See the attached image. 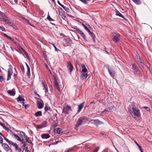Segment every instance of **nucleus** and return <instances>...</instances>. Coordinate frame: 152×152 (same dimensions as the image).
<instances>
[{"label": "nucleus", "instance_id": "a19ab883", "mask_svg": "<svg viewBox=\"0 0 152 152\" xmlns=\"http://www.w3.org/2000/svg\"><path fill=\"white\" fill-rule=\"evenodd\" d=\"M15 150L17 151V152H21V148H19L18 146L17 148H15Z\"/></svg>", "mask_w": 152, "mask_h": 152}, {"label": "nucleus", "instance_id": "052dcab7", "mask_svg": "<svg viewBox=\"0 0 152 152\" xmlns=\"http://www.w3.org/2000/svg\"><path fill=\"white\" fill-rule=\"evenodd\" d=\"M7 38H9V39H10L11 41H13V39H12L11 37H10L8 36H7Z\"/></svg>", "mask_w": 152, "mask_h": 152}, {"label": "nucleus", "instance_id": "423d86ee", "mask_svg": "<svg viewBox=\"0 0 152 152\" xmlns=\"http://www.w3.org/2000/svg\"><path fill=\"white\" fill-rule=\"evenodd\" d=\"M67 67L68 70L70 72V73L71 74V72L73 69V66L70 61L67 62Z\"/></svg>", "mask_w": 152, "mask_h": 152}, {"label": "nucleus", "instance_id": "5701e85b", "mask_svg": "<svg viewBox=\"0 0 152 152\" xmlns=\"http://www.w3.org/2000/svg\"><path fill=\"white\" fill-rule=\"evenodd\" d=\"M50 137V135L48 134H44L41 135V137L43 139H48Z\"/></svg>", "mask_w": 152, "mask_h": 152}, {"label": "nucleus", "instance_id": "de8ad7c7", "mask_svg": "<svg viewBox=\"0 0 152 152\" xmlns=\"http://www.w3.org/2000/svg\"><path fill=\"white\" fill-rule=\"evenodd\" d=\"M23 105L24 106V107L26 109L27 108V107H29V104H23Z\"/></svg>", "mask_w": 152, "mask_h": 152}, {"label": "nucleus", "instance_id": "f704fd0d", "mask_svg": "<svg viewBox=\"0 0 152 152\" xmlns=\"http://www.w3.org/2000/svg\"><path fill=\"white\" fill-rule=\"evenodd\" d=\"M44 110L45 111H47L48 110H50V111H51L50 107L49 106H46L45 107Z\"/></svg>", "mask_w": 152, "mask_h": 152}, {"label": "nucleus", "instance_id": "0eeeda50", "mask_svg": "<svg viewBox=\"0 0 152 152\" xmlns=\"http://www.w3.org/2000/svg\"><path fill=\"white\" fill-rule=\"evenodd\" d=\"M53 79L54 80V87H55L57 90L59 92H60V89L59 85L57 81L56 78L53 75Z\"/></svg>", "mask_w": 152, "mask_h": 152}, {"label": "nucleus", "instance_id": "603ef678", "mask_svg": "<svg viewBox=\"0 0 152 152\" xmlns=\"http://www.w3.org/2000/svg\"><path fill=\"white\" fill-rule=\"evenodd\" d=\"M80 0L83 3H84L86 4H88L87 2L86 1V0Z\"/></svg>", "mask_w": 152, "mask_h": 152}, {"label": "nucleus", "instance_id": "09e8293b", "mask_svg": "<svg viewBox=\"0 0 152 152\" xmlns=\"http://www.w3.org/2000/svg\"><path fill=\"white\" fill-rule=\"evenodd\" d=\"M143 108L145 109L147 111H148L149 112L150 111V110L149 107H143Z\"/></svg>", "mask_w": 152, "mask_h": 152}, {"label": "nucleus", "instance_id": "79ce46f5", "mask_svg": "<svg viewBox=\"0 0 152 152\" xmlns=\"http://www.w3.org/2000/svg\"><path fill=\"white\" fill-rule=\"evenodd\" d=\"M36 128L37 129H40L43 128V127L42 126L41 124L40 125H37Z\"/></svg>", "mask_w": 152, "mask_h": 152}, {"label": "nucleus", "instance_id": "c9c22d12", "mask_svg": "<svg viewBox=\"0 0 152 152\" xmlns=\"http://www.w3.org/2000/svg\"><path fill=\"white\" fill-rule=\"evenodd\" d=\"M62 7L67 12H69V8L65 6H64V5Z\"/></svg>", "mask_w": 152, "mask_h": 152}, {"label": "nucleus", "instance_id": "a211bd4d", "mask_svg": "<svg viewBox=\"0 0 152 152\" xmlns=\"http://www.w3.org/2000/svg\"><path fill=\"white\" fill-rule=\"evenodd\" d=\"M2 146L7 151H9L10 149L8 145L6 143H3L2 144Z\"/></svg>", "mask_w": 152, "mask_h": 152}, {"label": "nucleus", "instance_id": "8fccbe9b", "mask_svg": "<svg viewBox=\"0 0 152 152\" xmlns=\"http://www.w3.org/2000/svg\"><path fill=\"white\" fill-rule=\"evenodd\" d=\"M4 80V78L3 77L1 76H0V82H2Z\"/></svg>", "mask_w": 152, "mask_h": 152}, {"label": "nucleus", "instance_id": "4c0bfd02", "mask_svg": "<svg viewBox=\"0 0 152 152\" xmlns=\"http://www.w3.org/2000/svg\"><path fill=\"white\" fill-rule=\"evenodd\" d=\"M42 84L44 87V88L45 89L48 88V86L47 84L45 83L44 81H42Z\"/></svg>", "mask_w": 152, "mask_h": 152}, {"label": "nucleus", "instance_id": "69168bd1", "mask_svg": "<svg viewBox=\"0 0 152 152\" xmlns=\"http://www.w3.org/2000/svg\"><path fill=\"white\" fill-rule=\"evenodd\" d=\"M53 46H54V47L55 48V50L56 51H58V50H59L54 45H53Z\"/></svg>", "mask_w": 152, "mask_h": 152}, {"label": "nucleus", "instance_id": "72a5a7b5", "mask_svg": "<svg viewBox=\"0 0 152 152\" xmlns=\"http://www.w3.org/2000/svg\"><path fill=\"white\" fill-rule=\"evenodd\" d=\"M47 19L50 22L51 21H55L54 20H53L50 17V16L49 15H48Z\"/></svg>", "mask_w": 152, "mask_h": 152}, {"label": "nucleus", "instance_id": "1a4fd4ad", "mask_svg": "<svg viewBox=\"0 0 152 152\" xmlns=\"http://www.w3.org/2000/svg\"><path fill=\"white\" fill-rule=\"evenodd\" d=\"M39 99L41 100L42 101V102H39L37 101V107L38 109H41L43 107L44 104L42 100L41 99Z\"/></svg>", "mask_w": 152, "mask_h": 152}, {"label": "nucleus", "instance_id": "49530a36", "mask_svg": "<svg viewBox=\"0 0 152 152\" xmlns=\"http://www.w3.org/2000/svg\"><path fill=\"white\" fill-rule=\"evenodd\" d=\"M20 135L22 136H25V134L24 132H22V131H20Z\"/></svg>", "mask_w": 152, "mask_h": 152}, {"label": "nucleus", "instance_id": "20e7f679", "mask_svg": "<svg viewBox=\"0 0 152 152\" xmlns=\"http://www.w3.org/2000/svg\"><path fill=\"white\" fill-rule=\"evenodd\" d=\"M113 37V40L114 42H118L119 41L120 35L119 33H114Z\"/></svg>", "mask_w": 152, "mask_h": 152}, {"label": "nucleus", "instance_id": "13d9d810", "mask_svg": "<svg viewBox=\"0 0 152 152\" xmlns=\"http://www.w3.org/2000/svg\"><path fill=\"white\" fill-rule=\"evenodd\" d=\"M57 3L58 4L60 5V6H61L62 7H63V5H62L60 3V2L59 0L57 1Z\"/></svg>", "mask_w": 152, "mask_h": 152}, {"label": "nucleus", "instance_id": "ddd939ff", "mask_svg": "<svg viewBox=\"0 0 152 152\" xmlns=\"http://www.w3.org/2000/svg\"><path fill=\"white\" fill-rule=\"evenodd\" d=\"M81 67L82 68V72L88 73V70L86 68L85 65L84 64H82L81 65Z\"/></svg>", "mask_w": 152, "mask_h": 152}, {"label": "nucleus", "instance_id": "e2e57ef3", "mask_svg": "<svg viewBox=\"0 0 152 152\" xmlns=\"http://www.w3.org/2000/svg\"><path fill=\"white\" fill-rule=\"evenodd\" d=\"M73 150V149H69L65 151V152H71V151Z\"/></svg>", "mask_w": 152, "mask_h": 152}, {"label": "nucleus", "instance_id": "393cba45", "mask_svg": "<svg viewBox=\"0 0 152 152\" xmlns=\"http://www.w3.org/2000/svg\"><path fill=\"white\" fill-rule=\"evenodd\" d=\"M2 21L4 22L5 23H6L8 24L10 22V20L9 19L7 18H2Z\"/></svg>", "mask_w": 152, "mask_h": 152}, {"label": "nucleus", "instance_id": "6e6552de", "mask_svg": "<svg viewBox=\"0 0 152 152\" xmlns=\"http://www.w3.org/2000/svg\"><path fill=\"white\" fill-rule=\"evenodd\" d=\"M71 107L67 105L66 106L64 107L62 113H63L68 114L69 113V111Z\"/></svg>", "mask_w": 152, "mask_h": 152}, {"label": "nucleus", "instance_id": "58836bf2", "mask_svg": "<svg viewBox=\"0 0 152 152\" xmlns=\"http://www.w3.org/2000/svg\"><path fill=\"white\" fill-rule=\"evenodd\" d=\"M10 26L13 27L14 28H15V26L11 22V21L8 24Z\"/></svg>", "mask_w": 152, "mask_h": 152}, {"label": "nucleus", "instance_id": "4d7b16f0", "mask_svg": "<svg viewBox=\"0 0 152 152\" xmlns=\"http://www.w3.org/2000/svg\"><path fill=\"white\" fill-rule=\"evenodd\" d=\"M0 125H1L4 128H6V126L4 125L2 123H1V122H0Z\"/></svg>", "mask_w": 152, "mask_h": 152}, {"label": "nucleus", "instance_id": "4be33fe9", "mask_svg": "<svg viewBox=\"0 0 152 152\" xmlns=\"http://www.w3.org/2000/svg\"><path fill=\"white\" fill-rule=\"evenodd\" d=\"M115 15L117 16H119V17L122 18H123L126 20L124 17L117 10L115 11Z\"/></svg>", "mask_w": 152, "mask_h": 152}, {"label": "nucleus", "instance_id": "e433bc0d", "mask_svg": "<svg viewBox=\"0 0 152 152\" xmlns=\"http://www.w3.org/2000/svg\"><path fill=\"white\" fill-rule=\"evenodd\" d=\"M136 73L140 76H141L142 75L141 72L139 70L136 72Z\"/></svg>", "mask_w": 152, "mask_h": 152}, {"label": "nucleus", "instance_id": "c85d7f7f", "mask_svg": "<svg viewBox=\"0 0 152 152\" xmlns=\"http://www.w3.org/2000/svg\"><path fill=\"white\" fill-rule=\"evenodd\" d=\"M62 129L60 128H58L56 129V133L58 134H60L62 132Z\"/></svg>", "mask_w": 152, "mask_h": 152}, {"label": "nucleus", "instance_id": "774afa93", "mask_svg": "<svg viewBox=\"0 0 152 152\" xmlns=\"http://www.w3.org/2000/svg\"><path fill=\"white\" fill-rule=\"evenodd\" d=\"M13 76H14V79H16V76H17V75H16V74H14Z\"/></svg>", "mask_w": 152, "mask_h": 152}, {"label": "nucleus", "instance_id": "bf43d9fd", "mask_svg": "<svg viewBox=\"0 0 152 152\" xmlns=\"http://www.w3.org/2000/svg\"><path fill=\"white\" fill-rule=\"evenodd\" d=\"M3 142V139L1 137V136H0V143H2Z\"/></svg>", "mask_w": 152, "mask_h": 152}, {"label": "nucleus", "instance_id": "6e6d98bb", "mask_svg": "<svg viewBox=\"0 0 152 152\" xmlns=\"http://www.w3.org/2000/svg\"><path fill=\"white\" fill-rule=\"evenodd\" d=\"M20 50L21 51V52L23 53L24 52V51H25L24 49L22 48L21 47L20 49Z\"/></svg>", "mask_w": 152, "mask_h": 152}, {"label": "nucleus", "instance_id": "39448f33", "mask_svg": "<svg viewBox=\"0 0 152 152\" xmlns=\"http://www.w3.org/2000/svg\"><path fill=\"white\" fill-rule=\"evenodd\" d=\"M132 113L134 114V115L139 117L140 116V112L138 108L136 107H133L132 108Z\"/></svg>", "mask_w": 152, "mask_h": 152}, {"label": "nucleus", "instance_id": "2f4dec72", "mask_svg": "<svg viewBox=\"0 0 152 152\" xmlns=\"http://www.w3.org/2000/svg\"><path fill=\"white\" fill-rule=\"evenodd\" d=\"M47 121H43L42 123L41 124L43 127H45L47 126Z\"/></svg>", "mask_w": 152, "mask_h": 152}, {"label": "nucleus", "instance_id": "9d476101", "mask_svg": "<svg viewBox=\"0 0 152 152\" xmlns=\"http://www.w3.org/2000/svg\"><path fill=\"white\" fill-rule=\"evenodd\" d=\"M59 14L60 15L62 18L64 20H65L66 17L65 15V13L64 11L61 8H60V11H59Z\"/></svg>", "mask_w": 152, "mask_h": 152}, {"label": "nucleus", "instance_id": "f257e3e1", "mask_svg": "<svg viewBox=\"0 0 152 152\" xmlns=\"http://www.w3.org/2000/svg\"><path fill=\"white\" fill-rule=\"evenodd\" d=\"M104 66L107 69L109 74L111 77L113 78L115 74V72L113 69L112 68H110L109 65L107 64H105Z\"/></svg>", "mask_w": 152, "mask_h": 152}, {"label": "nucleus", "instance_id": "bb28decb", "mask_svg": "<svg viewBox=\"0 0 152 152\" xmlns=\"http://www.w3.org/2000/svg\"><path fill=\"white\" fill-rule=\"evenodd\" d=\"M136 56L137 61H138L140 63L142 64V59L140 56L139 55L138 53H137V54H136Z\"/></svg>", "mask_w": 152, "mask_h": 152}, {"label": "nucleus", "instance_id": "f03ea898", "mask_svg": "<svg viewBox=\"0 0 152 152\" xmlns=\"http://www.w3.org/2000/svg\"><path fill=\"white\" fill-rule=\"evenodd\" d=\"M87 120V118L85 116L80 117L78 119L75 125L76 127L79 126L83 123L85 122Z\"/></svg>", "mask_w": 152, "mask_h": 152}, {"label": "nucleus", "instance_id": "cd10ccee", "mask_svg": "<svg viewBox=\"0 0 152 152\" xmlns=\"http://www.w3.org/2000/svg\"><path fill=\"white\" fill-rule=\"evenodd\" d=\"M136 4L139 5L141 3L140 0H132Z\"/></svg>", "mask_w": 152, "mask_h": 152}, {"label": "nucleus", "instance_id": "a878e982", "mask_svg": "<svg viewBox=\"0 0 152 152\" xmlns=\"http://www.w3.org/2000/svg\"><path fill=\"white\" fill-rule=\"evenodd\" d=\"M14 136L15 138L18 140L20 141V142H22L23 140L22 139V140L21 139V138L19 137L18 136L17 134H14Z\"/></svg>", "mask_w": 152, "mask_h": 152}, {"label": "nucleus", "instance_id": "b1692460", "mask_svg": "<svg viewBox=\"0 0 152 152\" xmlns=\"http://www.w3.org/2000/svg\"><path fill=\"white\" fill-rule=\"evenodd\" d=\"M36 117L41 116H42V112L41 111H39L36 112L34 114Z\"/></svg>", "mask_w": 152, "mask_h": 152}, {"label": "nucleus", "instance_id": "dca6fc26", "mask_svg": "<svg viewBox=\"0 0 152 152\" xmlns=\"http://www.w3.org/2000/svg\"><path fill=\"white\" fill-rule=\"evenodd\" d=\"M7 92L8 94L10 96H14L15 94V90L14 89H13L10 90H8Z\"/></svg>", "mask_w": 152, "mask_h": 152}, {"label": "nucleus", "instance_id": "338daca9", "mask_svg": "<svg viewBox=\"0 0 152 152\" xmlns=\"http://www.w3.org/2000/svg\"><path fill=\"white\" fill-rule=\"evenodd\" d=\"M134 142L138 146V147L140 146L135 141H134Z\"/></svg>", "mask_w": 152, "mask_h": 152}, {"label": "nucleus", "instance_id": "473e14b6", "mask_svg": "<svg viewBox=\"0 0 152 152\" xmlns=\"http://www.w3.org/2000/svg\"><path fill=\"white\" fill-rule=\"evenodd\" d=\"M31 75L30 69L29 67H28L27 68V76H28L29 77H30Z\"/></svg>", "mask_w": 152, "mask_h": 152}, {"label": "nucleus", "instance_id": "0e129e2a", "mask_svg": "<svg viewBox=\"0 0 152 152\" xmlns=\"http://www.w3.org/2000/svg\"><path fill=\"white\" fill-rule=\"evenodd\" d=\"M25 152H29V150L28 148V147H26V149L25 150Z\"/></svg>", "mask_w": 152, "mask_h": 152}, {"label": "nucleus", "instance_id": "7c9ffc66", "mask_svg": "<svg viewBox=\"0 0 152 152\" xmlns=\"http://www.w3.org/2000/svg\"><path fill=\"white\" fill-rule=\"evenodd\" d=\"M22 54L23 56H24V55H26V56H27V57L28 59V60H30V58H29V56H28V54L25 51H24V52H23V53H22Z\"/></svg>", "mask_w": 152, "mask_h": 152}, {"label": "nucleus", "instance_id": "412c9836", "mask_svg": "<svg viewBox=\"0 0 152 152\" xmlns=\"http://www.w3.org/2000/svg\"><path fill=\"white\" fill-rule=\"evenodd\" d=\"M84 102L78 105V112L82 110L84 106Z\"/></svg>", "mask_w": 152, "mask_h": 152}, {"label": "nucleus", "instance_id": "c03bdc74", "mask_svg": "<svg viewBox=\"0 0 152 152\" xmlns=\"http://www.w3.org/2000/svg\"><path fill=\"white\" fill-rule=\"evenodd\" d=\"M0 29L3 31H6L5 28L3 26H0Z\"/></svg>", "mask_w": 152, "mask_h": 152}, {"label": "nucleus", "instance_id": "3c124183", "mask_svg": "<svg viewBox=\"0 0 152 152\" xmlns=\"http://www.w3.org/2000/svg\"><path fill=\"white\" fill-rule=\"evenodd\" d=\"M74 28L75 29H76V31L77 32V31H78V30H79L80 29L79 28H78L77 27V26H73V27L72 28Z\"/></svg>", "mask_w": 152, "mask_h": 152}, {"label": "nucleus", "instance_id": "2eb2a0df", "mask_svg": "<svg viewBox=\"0 0 152 152\" xmlns=\"http://www.w3.org/2000/svg\"><path fill=\"white\" fill-rule=\"evenodd\" d=\"M17 100L18 102H20L21 103L23 104H25L24 102L25 101V99L22 98L20 95H19L17 99Z\"/></svg>", "mask_w": 152, "mask_h": 152}, {"label": "nucleus", "instance_id": "c756f323", "mask_svg": "<svg viewBox=\"0 0 152 152\" xmlns=\"http://www.w3.org/2000/svg\"><path fill=\"white\" fill-rule=\"evenodd\" d=\"M11 144L13 147H15V148H17L18 147V145L15 143H14L12 141H11V142L10 144Z\"/></svg>", "mask_w": 152, "mask_h": 152}, {"label": "nucleus", "instance_id": "f8f14e48", "mask_svg": "<svg viewBox=\"0 0 152 152\" xmlns=\"http://www.w3.org/2000/svg\"><path fill=\"white\" fill-rule=\"evenodd\" d=\"M87 73L82 72V73L80 75V79L82 80L86 79L87 77Z\"/></svg>", "mask_w": 152, "mask_h": 152}, {"label": "nucleus", "instance_id": "864d4df0", "mask_svg": "<svg viewBox=\"0 0 152 152\" xmlns=\"http://www.w3.org/2000/svg\"><path fill=\"white\" fill-rule=\"evenodd\" d=\"M29 139V138H27V139H26V141L27 142H28V143H29L30 144H31L32 143V142L30 141V140H28V139Z\"/></svg>", "mask_w": 152, "mask_h": 152}, {"label": "nucleus", "instance_id": "f3484780", "mask_svg": "<svg viewBox=\"0 0 152 152\" xmlns=\"http://www.w3.org/2000/svg\"><path fill=\"white\" fill-rule=\"evenodd\" d=\"M89 34V35H90V36L92 37L93 40V42H95V35L94 34L91 32L90 30H89L88 32Z\"/></svg>", "mask_w": 152, "mask_h": 152}, {"label": "nucleus", "instance_id": "4468645a", "mask_svg": "<svg viewBox=\"0 0 152 152\" xmlns=\"http://www.w3.org/2000/svg\"><path fill=\"white\" fill-rule=\"evenodd\" d=\"M78 31H77V32H78L80 35L82 36V37L83 38V39L85 41H86L87 40L86 38V36L85 34L80 29L78 30Z\"/></svg>", "mask_w": 152, "mask_h": 152}, {"label": "nucleus", "instance_id": "9b49d317", "mask_svg": "<svg viewBox=\"0 0 152 152\" xmlns=\"http://www.w3.org/2000/svg\"><path fill=\"white\" fill-rule=\"evenodd\" d=\"M91 121H94V123L96 126L98 127L99 125L102 124V122L100 121L98 119H92L91 120Z\"/></svg>", "mask_w": 152, "mask_h": 152}, {"label": "nucleus", "instance_id": "ea45409f", "mask_svg": "<svg viewBox=\"0 0 152 152\" xmlns=\"http://www.w3.org/2000/svg\"><path fill=\"white\" fill-rule=\"evenodd\" d=\"M4 139L10 144L11 142V141H10L8 139H7L6 137L4 136L3 135V136H2Z\"/></svg>", "mask_w": 152, "mask_h": 152}, {"label": "nucleus", "instance_id": "aec40b11", "mask_svg": "<svg viewBox=\"0 0 152 152\" xmlns=\"http://www.w3.org/2000/svg\"><path fill=\"white\" fill-rule=\"evenodd\" d=\"M132 69L136 72L139 70L138 67L135 64H132Z\"/></svg>", "mask_w": 152, "mask_h": 152}, {"label": "nucleus", "instance_id": "37998d69", "mask_svg": "<svg viewBox=\"0 0 152 152\" xmlns=\"http://www.w3.org/2000/svg\"><path fill=\"white\" fill-rule=\"evenodd\" d=\"M22 143L23 144L22 146V148H23V147H26V143L25 142L22 141Z\"/></svg>", "mask_w": 152, "mask_h": 152}, {"label": "nucleus", "instance_id": "680f3d73", "mask_svg": "<svg viewBox=\"0 0 152 152\" xmlns=\"http://www.w3.org/2000/svg\"><path fill=\"white\" fill-rule=\"evenodd\" d=\"M141 152H143L140 146L138 147Z\"/></svg>", "mask_w": 152, "mask_h": 152}, {"label": "nucleus", "instance_id": "5fc2aeb1", "mask_svg": "<svg viewBox=\"0 0 152 152\" xmlns=\"http://www.w3.org/2000/svg\"><path fill=\"white\" fill-rule=\"evenodd\" d=\"M99 149V147H96V148L94 150V152H97Z\"/></svg>", "mask_w": 152, "mask_h": 152}, {"label": "nucleus", "instance_id": "a18cd8bd", "mask_svg": "<svg viewBox=\"0 0 152 152\" xmlns=\"http://www.w3.org/2000/svg\"><path fill=\"white\" fill-rule=\"evenodd\" d=\"M20 68L22 72H23L24 71V67L23 64L20 65Z\"/></svg>", "mask_w": 152, "mask_h": 152}, {"label": "nucleus", "instance_id": "7ed1b4c3", "mask_svg": "<svg viewBox=\"0 0 152 152\" xmlns=\"http://www.w3.org/2000/svg\"><path fill=\"white\" fill-rule=\"evenodd\" d=\"M13 72L12 67L11 65H10L8 70L7 81L11 79V76L12 75Z\"/></svg>", "mask_w": 152, "mask_h": 152}, {"label": "nucleus", "instance_id": "6ab92c4d", "mask_svg": "<svg viewBox=\"0 0 152 152\" xmlns=\"http://www.w3.org/2000/svg\"><path fill=\"white\" fill-rule=\"evenodd\" d=\"M82 26L84 27L86 30L88 32L90 30L89 28H91V26L90 25L88 24H86V25H85L84 24H82Z\"/></svg>", "mask_w": 152, "mask_h": 152}]
</instances>
